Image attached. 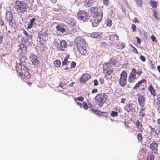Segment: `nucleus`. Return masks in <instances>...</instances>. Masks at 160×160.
<instances>
[{
  "label": "nucleus",
  "mask_w": 160,
  "mask_h": 160,
  "mask_svg": "<svg viewBox=\"0 0 160 160\" xmlns=\"http://www.w3.org/2000/svg\"><path fill=\"white\" fill-rule=\"evenodd\" d=\"M20 48L22 52V55H20V59L22 62L21 63H17L16 68L17 73L21 76L22 79H28L30 78V74L28 71V68L25 67L22 63L25 62L27 58L25 57V54L27 52V45L24 44H21Z\"/></svg>",
  "instance_id": "nucleus-1"
},
{
  "label": "nucleus",
  "mask_w": 160,
  "mask_h": 160,
  "mask_svg": "<svg viewBox=\"0 0 160 160\" xmlns=\"http://www.w3.org/2000/svg\"><path fill=\"white\" fill-rule=\"evenodd\" d=\"M91 12L93 14L94 18V21L92 22L93 27L97 26L98 23L101 22L103 17V12H98V8L92 7L90 9Z\"/></svg>",
  "instance_id": "nucleus-2"
},
{
  "label": "nucleus",
  "mask_w": 160,
  "mask_h": 160,
  "mask_svg": "<svg viewBox=\"0 0 160 160\" xmlns=\"http://www.w3.org/2000/svg\"><path fill=\"white\" fill-rule=\"evenodd\" d=\"M85 44L84 40L81 38H80L78 40L77 43V47L79 51L83 55L88 53Z\"/></svg>",
  "instance_id": "nucleus-3"
},
{
  "label": "nucleus",
  "mask_w": 160,
  "mask_h": 160,
  "mask_svg": "<svg viewBox=\"0 0 160 160\" xmlns=\"http://www.w3.org/2000/svg\"><path fill=\"white\" fill-rule=\"evenodd\" d=\"M107 98V96L104 93L98 94L95 97V102L101 107L105 102Z\"/></svg>",
  "instance_id": "nucleus-4"
},
{
  "label": "nucleus",
  "mask_w": 160,
  "mask_h": 160,
  "mask_svg": "<svg viewBox=\"0 0 160 160\" xmlns=\"http://www.w3.org/2000/svg\"><path fill=\"white\" fill-rule=\"evenodd\" d=\"M27 5L26 3L23 2L16 1L15 2V9L18 13L24 12L26 10Z\"/></svg>",
  "instance_id": "nucleus-5"
},
{
  "label": "nucleus",
  "mask_w": 160,
  "mask_h": 160,
  "mask_svg": "<svg viewBox=\"0 0 160 160\" xmlns=\"http://www.w3.org/2000/svg\"><path fill=\"white\" fill-rule=\"evenodd\" d=\"M115 62L112 61L108 62L107 63H105L103 66V71L104 73L108 75H110L111 73L113 71V66L116 64Z\"/></svg>",
  "instance_id": "nucleus-6"
},
{
  "label": "nucleus",
  "mask_w": 160,
  "mask_h": 160,
  "mask_svg": "<svg viewBox=\"0 0 160 160\" xmlns=\"http://www.w3.org/2000/svg\"><path fill=\"white\" fill-rule=\"evenodd\" d=\"M127 74L125 71H122L120 74L119 84L122 86H125L126 84Z\"/></svg>",
  "instance_id": "nucleus-7"
},
{
  "label": "nucleus",
  "mask_w": 160,
  "mask_h": 160,
  "mask_svg": "<svg viewBox=\"0 0 160 160\" xmlns=\"http://www.w3.org/2000/svg\"><path fill=\"white\" fill-rule=\"evenodd\" d=\"M78 19L84 21L87 18L88 14L85 11H81L78 12Z\"/></svg>",
  "instance_id": "nucleus-8"
},
{
  "label": "nucleus",
  "mask_w": 160,
  "mask_h": 160,
  "mask_svg": "<svg viewBox=\"0 0 160 160\" xmlns=\"http://www.w3.org/2000/svg\"><path fill=\"white\" fill-rule=\"evenodd\" d=\"M125 110L128 112H134L135 110L134 108V105L133 104H128L124 108Z\"/></svg>",
  "instance_id": "nucleus-9"
},
{
  "label": "nucleus",
  "mask_w": 160,
  "mask_h": 160,
  "mask_svg": "<svg viewBox=\"0 0 160 160\" xmlns=\"http://www.w3.org/2000/svg\"><path fill=\"white\" fill-rule=\"evenodd\" d=\"M6 18L9 23L10 25H13V23L12 22V21L13 19V18L11 12H6Z\"/></svg>",
  "instance_id": "nucleus-10"
},
{
  "label": "nucleus",
  "mask_w": 160,
  "mask_h": 160,
  "mask_svg": "<svg viewBox=\"0 0 160 160\" xmlns=\"http://www.w3.org/2000/svg\"><path fill=\"white\" fill-rule=\"evenodd\" d=\"M30 58L32 64L34 65H37L39 63V61L37 59V56L34 54H31Z\"/></svg>",
  "instance_id": "nucleus-11"
},
{
  "label": "nucleus",
  "mask_w": 160,
  "mask_h": 160,
  "mask_svg": "<svg viewBox=\"0 0 160 160\" xmlns=\"http://www.w3.org/2000/svg\"><path fill=\"white\" fill-rule=\"evenodd\" d=\"M67 46L66 41L65 40H62L60 42V44L58 45V47L59 50L64 51V48L66 47Z\"/></svg>",
  "instance_id": "nucleus-12"
},
{
  "label": "nucleus",
  "mask_w": 160,
  "mask_h": 160,
  "mask_svg": "<svg viewBox=\"0 0 160 160\" xmlns=\"http://www.w3.org/2000/svg\"><path fill=\"white\" fill-rule=\"evenodd\" d=\"M91 77V75L88 74H84L80 78L81 82H85L88 80Z\"/></svg>",
  "instance_id": "nucleus-13"
},
{
  "label": "nucleus",
  "mask_w": 160,
  "mask_h": 160,
  "mask_svg": "<svg viewBox=\"0 0 160 160\" xmlns=\"http://www.w3.org/2000/svg\"><path fill=\"white\" fill-rule=\"evenodd\" d=\"M158 146V144L156 143H153L150 144V148L152 152L154 153L157 152Z\"/></svg>",
  "instance_id": "nucleus-14"
},
{
  "label": "nucleus",
  "mask_w": 160,
  "mask_h": 160,
  "mask_svg": "<svg viewBox=\"0 0 160 160\" xmlns=\"http://www.w3.org/2000/svg\"><path fill=\"white\" fill-rule=\"evenodd\" d=\"M138 101L139 105L142 107L144 105L145 97L142 95H139L138 97Z\"/></svg>",
  "instance_id": "nucleus-15"
},
{
  "label": "nucleus",
  "mask_w": 160,
  "mask_h": 160,
  "mask_svg": "<svg viewBox=\"0 0 160 160\" xmlns=\"http://www.w3.org/2000/svg\"><path fill=\"white\" fill-rule=\"evenodd\" d=\"M102 33L99 32H94L91 34V37L93 38H98L101 37Z\"/></svg>",
  "instance_id": "nucleus-16"
},
{
  "label": "nucleus",
  "mask_w": 160,
  "mask_h": 160,
  "mask_svg": "<svg viewBox=\"0 0 160 160\" xmlns=\"http://www.w3.org/2000/svg\"><path fill=\"white\" fill-rule=\"evenodd\" d=\"M93 3L92 0H85L84 3L85 6L86 7H90L91 6Z\"/></svg>",
  "instance_id": "nucleus-17"
},
{
  "label": "nucleus",
  "mask_w": 160,
  "mask_h": 160,
  "mask_svg": "<svg viewBox=\"0 0 160 160\" xmlns=\"http://www.w3.org/2000/svg\"><path fill=\"white\" fill-rule=\"evenodd\" d=\"M146 80L145 79H142L139 81L138 83H137L133 87V89H136L138 88L139 87L140 85L142 83H144L145 82Z\"/></svg>",
  "instance_id": "nucleus-18"
},
{
  "label": "nucleus",
  "mask_w": 160,
  "mask_h": 160,
  "mask_svg": "<svg viewBox=\"0 0 160 160\" xmlns=\"http://www.w3.org/2000/svg\"><path fill=\"white\" fill-rule=\"evenodd\" d=\"M109 38L110 41H114L115 40H117L119 38L115 34H112L109 36Z\"/></svg>",
  "instance_id": "nucleus-19"
},
{
  "label": "nucleus",
  "mask_w": 160,
  "mask_h": 160,
  "mask_svg": "<svg viewBox=\"0 0 160 160\" xmlns=\"http://www.w3.org/2000/svg\"><path fill=\"white\" fill-rule=\"evenodd\" d=\"M149 90L150 91L151 94L153 95L154 96H155L156 95V93L155 92L153 87L152 85L150 86L149 88Z\"/></svg>",
  "instance_id": "nucleus-20"
},
{
  "label": "nucleus",
  "mask_w": 160,
  "mask_h": 160,
  "mask_svg": "<svg viewBox=\"0 0 160 160\" xmlns=\"http://www.w3.org/2000/svg\"><path fill=\"white\" fill-rule=\"evenodd\" d=\"M136 73V70L135 68H133L132 71V72L130 73V75L135 77V78H138V76H136L137 74Z\"/></svg>",
  "instance_id": "nucleus-21"
},
{
  "label": "nucleus",
  "mask_w": 160,
  "mask_h": 160,
  "mask_svg": "<svg viewBox=\"0 0 160 160\" xmlns=\"http://www.w3.org/2000/svg\"><path fill=\"white\" fill-rule=\"evenodd\" d=\"M137 78H135L129 75L128 78V81L131 83L134 82Z\"/></svg>",
  "instance_id": "nucleus-22"
},
{
  "label": "nucleus",
  "mask_w": 160,
  "mask_h": 160,
  "mask_svg": "<svg viewBox=\"0 0 160 160\" xmlns=\"http://www.w3.org/2000/svg\"><path fill=\"white\" fill-rule=\"evenodd\" d=\"M35 20V18H34L30 20V22L29 24H28V28H32L34 22Z\"/></svg>",
  "instance_id": "nucleus-23"
},
{
  "label": "nucleus",
  "mask_w": 160,
  "mask_h": 160,
  "mask_svg": "<svg viewBox=\"0 0 160 160\" xmlns=\"http://www.w3.org/2000/svg\"><path fill=\"white\" fill-rule=\"evenodd\" d=\"M56 28L58 30L61 31L62 33L66 31L65 29L64 28L59 25H57L56 26Z\"/></svg>",
  "instance_id": "nucleus-24"
},
{
  "label": "nucleus",
  "mask_w": 160,
  "mask_h": 160,
  "mask_svg": "<svg viewBox=\"0 0 160 160\" xmlns=\"http://www.w3.org/2000/svg\"><path fill=\"white\" fill-rule=\"evenodd\" d=\"M69 58V56H67L64 59V60L62 61V64L63 65H68L69 63V62L68 61V59Z\"/></svg>",
  "instance_id": "nucleus-25"
},
{
  "label": "nucleus",
  "mask_w": 160,
  "mask_h": 160,
  "mask_svg": "<svg viewBox=\"0 0 160 160\" xmlns=\"http://www.w3.org/2000/svg\"><path fill=\"white\" fill-rule=\"evenodd\" d=\"M54 63L55 66L57 67H59L61 64V62L60 61L58 60H57L55 61H54Z\"/></svg>",
  "instance_id": "nucleus-26"
},
{
  "label": "nucleus",
  "mask_w": 160,
  "mask_h": 160,
  "mask_svg": "<svg viewBox=\"0 0 160 160\" xmlns=\"http://www.w3.org/2000/svg\"><path fill=\"white\" fill-rule=\"evenodd\" d=\"M150 4L152 7H156L157 6V3L156 2L153 0L150 1Z\"/></svg>",
  "instance_id": "nucleus-27"
},
{
  "label": "nucleus",
  "mask_w": 160,
  "mask_h": 160,
  "mask_svg": "<svg viewBox=\"0 0 160 160\" xmlns=\"http://www.w3.org/2000/svg\"><path fill=\"white\" fill-rule=\"evenodd\" d=\"M145 115L144 108L142 107L141 108L140 111L139 112V115L141 116H143Z\"/></svg>",
  "instance_id": "nucleus-28"
},
{
  "label": "nucleus",
  "mask_w": 160,
  "mask_h": 160,
  "mask_svg": "<svg viewBox=\"0 0 160 160\" xmlns=\"http://www.w3.org/2000/svg\"><path fill=\"white\" fill-rule=\"evenodd\" d=\"M106 24L107 26L110 27L112 24V21L109 19H106Z\"/></svg>",
  "instance_id": "nucleus-29"
},
{
  "label": "nucleus",
  "mask_w": 160,
  "mask_h": 160,
  "mask_svg": "<svg viewBox=\"0 0 160 160\" xmlns=\"http://www.w3.org/2000/svg\"><path fill=\"white\" fill-rule=\"evenodd\" d=\"M154 158V156L152 154H150L149 155L147 158V160H153Z\"/></svg>",
  "instance_id": "nucleus-30"
},
{
  "label": "nucleus",
  "mask_w": 160,
  "mask_h": 160,
  "mask_svg": "<svg viewBox=\"0 0 160 160\" xmlns=\"http://www.w3.org/2000/svg\"><path fill=\"white\" fill-rule=\"evenodd\" d=\"M137 5L139 7H141L142 4V1L141 0H135Z\"/></svg>",
  "instance_id": "nucleus-31"
},
{
  "label": "nucleus",
  "mask_w": 160,
  "mask_h": 160,
  "mask_svg": "<svg viewBox=\"0 0 160 160\" xmlns=\"http://www.w3.org/2000/svg\"><path fill=\"white\" fill-rule=\"evenodd\" d=\"M26 37L28 39V40L26 39V40H25L26 42H28V41L29 42V40H31L32 38V36L30 34H28Z\"/></svg>",
  "instance_id": "nucleus-32"
},
{
  "label": "nucleus",
  "mask_w": 160,
  "mask_h": 160,
  "mask_svg": "<svg viewBox=\"0 0 160 160\" xmlns=\"http://www.w3.org/2000/svg\"><path fill=\"white\" fill-rule=\"evenodd\" d=\"M137 138L138 139V141H141L142 139V134L140 133H139L137 136Z\"/></svg>",
  "instance_id": "nucleus-33"
},
{
  "label": "nucleus",
  "mask_w": 160,
  "mask_h": 160,
  "mask_svg": "<svg viewBox=\"0 0 160 160\" xmlns=\"http://www.w3.org/2000/svg\"><path fill=\"white\" fill-rule=\"evenodd\" d=\"M111 115L113 117H115L118 115V112H117L112 111L111 112Z\"/></svg>",
  "instance_id": "nucleus-34"
},
{
  "label": "nucleus",
  "mask_w": 160,
  "mask_h": 160,
  "mask_svg": "<svg viewBox=\"0 0 160 160\" xmlns=\"http://www.w3.org/2000/svg\"><path fill=\"white\" fill-rule=\"evenodd\" d=\"M136 125L137 126V128H139V129H141L142 128V125L141 124L140 122L139 121H138L136 123Z\"/></svg>",
  "instance_id": "nucleus-35"
},
{
  "label": "nucleus",
  "mask_w": 160,
  "mask_h": 160,
  "mask_svg": "<svg viewBox=\"0 0 160 160\" xmlns=\"http://www.w3.org/2000/svg\"><path fill=\"white\" fill-rule=\"evenodd\" d=\"M136 73L138 78L141 76V74L142 73V72L141 70L138 69L137 71L136 70Z\"/></svg>",
  "instance_id": "nucleus-36"
},
{
  "label": "nucleus",
  "mask_w": 160,
  "mask_h": 160,
  "mask_svg": "<svg viewBox=\"0 0 160 160\" xmlns=\"http://www.w3.org/2000/svg\"><path fill=\"white\" fill-rule=\"evenodd\" d=\"M82 105H83V108L85 109H88V105L87 103L86 102H83Z\"/></svg>",
  "instance_id": "nucleus-37"
},
{
  "label": "nucleus",
  "mask_w": 160,
  "mask_h": 160,
  "mask_svg": "<svg viewBox=\"0 0 160 160\" xmlns=\"http://www.w3.org/2000/svg\"><path fill=\"white\" fill-rule=\"evenodd\" d=\"M132 28L133 30V32H135L136 30V25L134 24H132Z\"/></svg>",
  "instance_id": "nucleus-38"
},
{
  "label": "nucleus",
  "mask_w": 160,
  "mask_h": 160,
  "mask_svg": "<svg viewBox=\"0 0 160 160\" xmlns=\"http://www.w3.org/2000/svg\"><path fill=\"white\" fill-rule=\"evenodd\" d=\"M76 65V62H72L71 63V68H74Z\"/></svg>",
  "instance_id": "nucleus-39"
},
{
  "label": "nucleus",
  "mask_w": 160,
  "mask_h": 160,
  "mask_svg": "<svg viewBox=\"0 0 160 160\" xmlns=\"http://www.w3.org/2000/svg\"><path fill=\"white\" fill-rule=\"evenodd\" d=\"M140 58L143 62H145L146 60L145 57L143 55H141L140 57Z\"/></svg>",
  "instance_id": "nucleus-40"
},
{
  "label": "nucleus",
  "mask_w": 160,
  "mask_h": 160,
  "mask_svg": "<svg viewBox=\"0 0 160 160\" xmlns=\"http://www.w3.org/2000/svg\"><path fill=\"white\" fill-rule=\"evenodd\" d=\"M109 1V0H103V3L105 5H106V6H108Z\"/></svg>",
  "instance_id": "nucleus-41"
},
{
  "label": "nucleus",
  "mask_w": 160,
  "mask_h": 160,
  "mask_svg": "<svg viewBox=\"0 0 160 160\" xmlns=\"http://www.w3.org/2000/svg\"><path fill=\"white\" fill-rule=\"evenodd\" d=\"M151 39L152 41L157 42V41H156V38L154 35H152L151 36Z\"/></svg>",
  "instance_id": "nucleus-42"
},
{
  "label": "nucleus",
  "mask_w": 160,
  "mask_h": 160,
  "mask_svg": "<svg viewBox=\"0 0 160 160\" xmlns=\"http://www.w3.org/2000/svg\"><path fill=\"white\" fill-rule=\"evenodd\" d=\"M135 38L137 39V43L140 44L141 42L140 39L138 37H136Z\"/></svg>",
  "instance_id": "nucleus-43"
},
{
  "label": "nucleus",
  "mask_w": 160,
  "mask_h": 160,
  "mask_svg": "<svg viewBox=\"0 0 160 160\" xmlns=\"http://www.w3.org/2000/svg\"><path fill=\"white\" fill-rule=\"evenodd\" d=\"M4 24V22L3 20L2 19L0 18V25L1 26H3Z\"/></svg>",
  "instance_id": "nucleus-44"
},
{
  "label": "nucleus",
  "mask_w": 160,
  "mask_h": 160,
  "mask_svg": "<svg viewBox=\"0 0 160 160\" xmlns=\"http://www.w3.org/2000/svg\"><path fill=\"white\" fill-rule=\"evenodd\" d=\"M133 21L135 23H139V22L138 20L136 19V18H134V19L133 20Z\"/></svg>",
  "instance_id": "nucleus-45"
},
{
  "label": "nucleus",
  "mask_w": 160,
  "mask_h": 160,
  "mask_svg": "<svg viewBox=\"0 0 160 160\" xmlns=\"http://www.w3.org/2000/svg\"><path fill=\"white\" fill-rule=\"evenodd\" d=\"M94 85L95 86H97L98 84V82L97 80H94Z\"/></svg>",
  "instance_id": "nucleus-46"
},
{
  "label": "nucleus",
  "mask_w": 160,
  "mask_h": 160,
  "mask_svg": "<svg viewBox=\"0 0 160 160\" xmlns=\"http://www.w3.org/2000/svg\"><path fill=\"white\" fill-rule=\"evenodd\" d=\"M131 47L133 48V51L134 52H135V53H138V51L137 50L134 48V47L132 45H131Z\"/></svg>",
  "instance_id": "nucleus-47"
},
{
  "label": "nucleus",
  "mask_w": 160,
  "mask_h": 160,
  "mask_svg": "<svg viewBox=\"0 0 160 160\" xmlns=\"http://www.w3.org/2000/svg\"><path fill=\"white\" fill-rule=\"evenodd\" d=\"M76 103L77 105L79 106L80 108H82V103L81 102H76Z\"/></svg>",
  "instance_id": "nucleus-48"
},
{
  "label": "nucleus",
  "mask_w": 160,
  "mask_h": 160,
  "mask_svg": "<svg viewBox=\"0 0 160 160\" xmlns=\"http://www.w3.org/2000/svg\"><path fill=\"white\" fill-rule=\"evenodd\" d=\"M78 101H83L84 98L82 97H79L78 98Z\"/></svg>",
  "instance_id": "nucleus-49"
},
{
  "label": "nucleus",
  "mask_w": 160,
  "mask_h": 160,
  "mask_svg": "<svg viewBox=\"0 0 160 160\" xmlns=\"http://www.w3.org/2000/svg\"><path fill=\"white\" fill-rule=\"evenodd\" d=\"M39 38L41 40V39H42V40H43V39H45V38H43V35L42 34H40L39 35Z\"/></svg>",
  "instance_id": "nucleus-50"
},
{
  "label": "nucleus",
  "mask_w": 160,
  "mask_h": 160,
  "mask_svg": "<svg viewBox=\"0 0 160 160\" xmlns=\"http://www.w3.org/2000/svg\"><path fill=\"white\" fill-rule=\"evenodd\" d=\"M3 37L2 36H0V44H1V43L3 42Z\"/></svg>",
  "instance_id": "nucleus-51"
},
{
  "label": "nucleus",
  "mask_w": 160,
  "mask_h": 160,
  "mask_svg": "<svg viewBox=\"0 0 160 160\" xmlns=\"http://www.w3.org/2000/svg\"><path fill=\"white\" fill-rule=\"evenodd\" d=\"M98 91L97 89H93L92 91V92L93 93H94L96 92H97Z\"/></svg>",
  "instance_id": "nucleus-52"
},
{
  "label": "nucleus",
  "mask_w": 160,
  "mask_h": 160,
  "mask_svg": "<svg viewBox=\"0 0 160 160\" xmlns=\"http://www.w3.org/2000/svg\"><path fill=\"white\" fill-rule=\"evenodd\" d=\"M154 16L155 18L156 19H158V14H157V13L155 12H154Z\"/></svg>",
  "instance_id": "nucleus-53"
},
{
  "label": "nucleus",
  "mask_w": 160,
  "mask_h": 160,
  "mask_svg": "<svg viewBox=\"0 0 160 160\" xmlns=\"http://www.w3.org/2000/svg\"><path fill=\"white\" fill-rule=\"evenodd\" d=\"M23 33H24V34L26 36V37L27 35H28V34H28V32L26 31H25V30H24V31H23Z\"/></svg>",
  "instance_id": "nucleus-54"
},
{
  "label": "nucleus",
  "mask_w": 160,
  "mask_h": 160,
  "mask_svg": "<svg viewBox=\"0 0 160 160\" xmlns=\"http://www.w3.org/2000/svg\"><path fill=\"white\" fill-rule=\"evenodd\" d=\"M64 87V85L62 83H61L59 84V86L58 87V88H59V87Z\"/></svg>",
  "instance_id": "nucleus-55"
},
{
  "label": "nucleus",
  "mask_w": 160,
  "mask_h": 160,
  "mask_svg": "<svg viewBox=\"0 0 160 160\" xmlns=\"http://www.w3.org/2000/svg\"><path fill=\"white\" fill-rule=\"evenodd\" d=\"M125 99L124 98H122L121 99V102L122 103H124V102H125Z\"/></svg>",
  "instance_id": "nucleus-56"
},
{
  "label": "nucleus",
  "mask_w": 160,
  "mask_h": 160,
  "mask_svg": "<svg viewBox=\"0 0 160 160\" xmlns=\"http://www.w3.org/2000/svg\"><path fill=\"white\" fill-rule=\"evenodd\" d=\"M157 68H158V71L160 72V65L158 66L157 67Z\"/></svg>",
  "instance_id": "nucleus-57"
},
{
  "label": "nucleus",
  "mask_w": 160,
  "mask_h": 160,
  "mask_svg": "<svg viewBox=\"0 0 160 160\" xmlns=\"http://www.w3.org/2000/svg\"><path fill=\"white\" fill-rule=\"evenodd\" d=\"M121 46L122 47V48H123L125 47V44L123 43H122L121 44Z\"/></svg>",
  "instance_id": "nucleus-58"
},
{
  "label": "nucleus",
  "mask_w": 160,
  "mask_h": 160,
  "mask_svg": "<svg viewBox=\"0 0 160 160\" xmlns=\"http://www.w3.org/2000/svg\"><path fill=\"white\" fill-rule=\"evenodd\" d=\"M157 122L158 124H160V118L158 119Z\"/></svg>",
  "instance_id": "nucleus-59"
},
{
  "label": "nucleus",
  "mask_w": 160,
  "mask_h": 160,
  "mask_svg": "<svg viewBox=\"0 0 160 160\" xmlns=\"http://www.w3.org/2000/svg\"><path fill=\"white\" fill-rule=\"evenodd\" d=\"M74 83V82H72L70 84V86H72L73 84Z\"/></svg>",
  "instance_id": "nucleus-60"
},
{
  "label": "nucleus",
  "mask_w": 160,
  "mask_h": 160,
  "mask_svg": "<svg viewBox=\"0 0 160 160\" xmlns=\"http://www.w3.org/2000/svg\"><path fill=\"white\" fill-rule=\"evenodd\" d=\"M151 129L152 131L155 132V129L154 128H151Z\"/></svg>",
  "instance_id": "nucleus-61"
},
{
  "label": "nucleus",
  "mask_w": 160,
  "mask_h": 160,
  "mask_svg": "<svg viewBox=\"0 0 160 160\" xmlns=\"http://www.w3.org/2000/svg\"><path fill=\"white\" fill-rule=\"evenodd\" d=\"M77 99H78V98H74V100L76 101V102H77Z\"/></svg>",
  "instance_id": "nucleus-62"
},
{
  "label": "nucleus",
  "mask_w": 160,
  "mask_h": 160,
  "mask_svg": "<svg viewBox=\"0 0 160 160\" xmlns=\"http://www.w3.org/2000/svg\"><path fill=\"white\" fill-rule=\"evenodd\" d=\"M158 132H159L160 133V127H159L158 128Z\"/></svg>",
  "instance_id": "nucleus-63"
},
{
  "label": "nucleus",
  "mask_w": 160,
  "mask_h": 160,
  "mask_svg": "<svg viewBox=\"0 0 160 160\" xmlns=\"http://www.w3.org/2000/svg\"><path fill=\"white\" fill-rule=\"evenodd\" d=\"M65 69L66 70H68L69 69V68H68V67H67L65 68Z\"/></svg>",
  "instance_id": "nucleus-64"
}]
</instances>
